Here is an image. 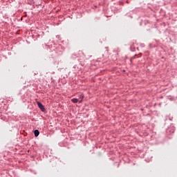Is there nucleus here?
Listing matches in <instances>:
<instances>
[{
    "label": "nucleus",
    "mask_w": 177,
    "mask_h": 177,
    "mask_svg": "<svg viewBox=\"0 0 177 177\" xmlns=\"http://www.w3.org/2000/svg\"><path fill=\"white\" fill-rule=\"evenodd\" d=\"M34 133H35V136L37 138V136H39V131L35 130Z\"/></svg>",
    "instance_id": "nucleus-2"
},
{
    "label": "nucleus",
    "mask_w": 177,
    "mask_h": 177,
    "mask_svg": "<svg viewBox=\"0 0 177 177\" xmlns=\"http://www.w3.org/2000/svg\"><path fill=\"white\" fill-rule=\"evenodd\" d=\"M38 107L40 109L41 111H45V106L42 104V103L37 102Z\"/></svg>",
    "instance_id": "nucleus-1"
},
{
    "label": "nucleus",
    "mask_w": 177,
    "mask_h": 177,
    "mask_svg": "<svg viewBox=\"0 0 177 177\" xmlns=\"http://www.w3.org/2000/svg\"><path fill=\"white\" fill-rule=\"evenodd\" d=\"M79 99H80V100H79V103H81L82 102V99H84V94H81L79 96Z\"/></svg>",
    "instance_id": "nucleus-3"
},
{
    "label": "nucleus",
    "mask_w": 177,
    "mask_h": 177,
    "mask_svg": "<svg viewBox=\"0 0 177 177\" xmlns=\"http://www.w3.org/2000/svg\"><path fill=\"white\" fill-rule=\"evenodd\" d=\"M71 102H73V103H78V99L73 98L71 100Z\"/></svg>",
    "instance_id": "nucleus-4"
}]
</instances>
